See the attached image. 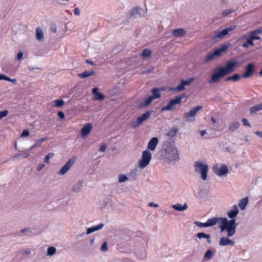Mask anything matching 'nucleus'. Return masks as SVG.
<instances>
[{
  "label": "nucleus",
  "mask_w": 262,
  "mask_h": 262,
  "mask_svg": "<svg viewBox=\"0 0 262 262\" xmlns=\"http://www.w3.org/2000/svg\"><path fill=\"white\" fill-rule=\"evenodd\" d=\"M238 212L239 210L237 206L234 205L233 209L229 210L227 213L228 217L231 220L229 221L226 217H222L221 231V232L227 231L228 237L232 236L235 233L236 228L238 224L236 223L235 217L237 215Z\"/></svg>",
  "instance_id": "nucleus-1"
},
{
  "label": "nucleus",
  "mask_w": 262,
  "mask_h": 262,
  "mask_svg": "<svg viewBox=\"0 0 262 262\" xmlns=\"http://www.w3.org/2000/svg\"><path fill=\"white\" fill-rule=\"evenodd\" d=\"M160 152V159L169 162L178 161L179 153L175 145L174 142L170 139L165 140L163 144Z\"/></svg>",
  "instance_id": "nucleus-2"
},
{
  "label": "nucleus",
  "mask_w": 262,
  "mask_h": 262,
  "mask_svg": "<svg viewBox=\"0 0 262 262\" xmlns=\"http://www.w3.org/2000/svg\"><path fill=\"white\" fill-rule=\"evenodd\" d=\"M227 75L223 69V66L217 67L212 73L208 82L210 84L218 82L221 78H224Z\"/></svg>",
  "instance_id": "nucleus-3"
},
{
  "label": "nucleus",
  "mask_w": 262,
  "mask_h": 262,
  "mask_svg": "<svg viewBox=\"0 0 262 262\" xmlns=\"http://www.w3.org/2000/svg\"><path fill=\"white\" fill-rule=\"evenodd\" d=\"M195 171L197 173L201 174V178L203 180H206L207 178V173L208 171V166L207 165L204 164L202 162L196 161L194 164Z\"/></svg>",
  "instance_id": "nucleus-4"
},
{
  "label": "nucleus",
  "mask_w": 262,
  "mask_h": 262,
  "mask_svg": "<svg viewBox=\"0 0 262 262\" xmlns=\"http://www.w3.org/2000/svg\"><path fill=\"white\" fill-rule=\"evenodd\" d=\"M151 159L150 152L146 149L143 151L141 159L139 161V167L141 168L146 167Z\"/></svg>",
  "instance_id": "nucleus-5"
},
{
  "label": "nucleus",
  "mask_w": 262,
  "mask_h": 262,
  "mask_svg": "<svg viewBox=\"0 0 262 262\" xmlns=\"http://www.w3.org/2000/svg\"><path fill=\"white\" fill-rule=\"evenodd\" d=\"M202 108V106L197 105L192 108L189 112L185 113L184 116L186 118L187 121L189 122L194 121L196 113Z\"/></svg>",
  "instance_id": "nucleus-6"
},
{
  "label": "nucleus",
  "mask_w": 262,
  "mask_h": 262,
  "mask_svg": "<svg viewBox=\"0 0 262 262\" xmlns=\"http://www.w3.org/2000/svg\"><path fill=\"white\" fill-rule=\"evenodd\" d=\"M237 63L238 62L236 60L229 61L227 62L225 67H223V69L227 75L234 71Z\"/></svg>",
  "instance_id": "nucleus-7"
},
{
  "label": "nucleus",
  "mask_w": 262,
  "mask_h": 262,
  "mask_svg": "<svg viewBox=\"0 0 262 262\" xmlns=\"http://www.w3.org/2000/svg\"><path fill=\"white\" fill-rule=\"evenodd\" d=\"M76 158H73L68 160L67 162L62 167L60 170L58 172V174L61 176L67 172L72 166L74 164Z\"/></svg>",
  "instance_id": "nucleus-8"
},
{
  "label": "nucleus",
  "mask_w": 262,
  "mask_h": 262,
  "mask_svg": "<svg viewBox=\"0 0 262 262\" xmlns=\"http://www.w3.org/2000/svg\"><path fill=\"white\" fill-rule=\"evenodd\" d=\"M254 63L248 64L245 68V72L243 74L242 77L244 78H249L254 72Z\"/></svg>",
  "instance_id": "nucleus-9"
},
{
  "label": "nucleus",
  "mask_w": 262,
  "mask_h": 262,
  "mask_svg": "<svg viewBox=\"0 0 262 262\" xmlns=\"http://www.w3.org/2000/svg\"><path fill=\"white\" fill-rule=\"evenodd\" d=\"M165 90L166 88L163 86L154 88L150 91V92L151 93V96L154 99L160 98L161 96V93L164 91Z\"/></svg>",
  "instance_id": "nucleus-10"
},
{
  "label": "nucleus",
  "mask_w": 262,
  "mask_h": 262,
  "mask_svg": "<svg viewBox=\"0 0 262 262\" xmlns=\"http://www.w3.org/2000/svg\"><path fill=\"white\" fill-rule=\"evenodd\" d=\"M142 8L137 6L131 9L129 12V16L130 18H137L141 16Z\"/></svg>",
  "instance_id": "nucleus-11"
},
{
  "label": "nucleus",
  "mask_w": 262,
  "mask_h": 262,
  "mask_svg": "<svg viewBox=\"0 0 262 262\" xmlns=\"http://www.w3.org/2000/svg\"><path fill=\"white\" fill-rule=\"evenodd\" d=\"M178 104H179V103H178V101L175 98L174 99H172L169 101L167 105L161 108V112L172 111L173 106Z\"/></svg>",
  "instance_id": "nucleus-12"
},
{
  "label": "nucleus",
  "mask_w": 262,
  "mask_h": 262,
  "mask_svg": "<svg viewBox=\"0 0 262 262\" xmlns=\"http://www.w3.org/2000/svg\"><path fill=\"white\" fill-rule=\"evenodd\" d=\"M222 220V217H213L211 219H208L206 222H207L208 227H211V226L216 225L217 224V223L220 222L219 227L221 228Z\"/></svg>",
  "instance_id": "nucleus-13"
},
{
  "label": "nucleus",
  "mask_w": 262,
  "mask_h": 262,
  "mask_svg": "<svg viewBox=\"0 0 262 262\" xmlns=\"http://www.w3.org/2000/svg\"><path fill=\"white\" fill-rule=\"evenodd\" d=\"M234 244L235 243L233 241L225 236L221 237L219 241V245L221 246H233Z\"/></svg>",
  "instance_id": "nucleus-14"
},
{
  "label": "nucleus",
  "mask_w": 262,
  "mask_h": 262,
  "mask_svg": "<svg viewBox=\"0 0 262 262\" xmlns=\"http://www.w3.org/2000/svg\"><path fill=\"white\" fill-rule=\"evenodd\" d=\"M219 52L217 51L215 49H214L213 52H209L207 55L206 58L204 59V62H208L211 61L215 59L216 57L220 56L219 55Z\"/></svg>",
  "instance_id": "nucleus-15"
},
{
  "label": "nucleus",
  "mask_w": 262,
  "mask_h": 262,
  "mask_svg": "<svg viewBox=\"0 0 262 262\" xmlns=\"http://www.w3.org/2000/svg\"><path fill=\"white\" fill-rule=\"evenodd\" d=\"M92 128L91 123H88L85 124L81 129V136L82 137L86 136L91 132Z\"/></svg>",
  "instance_id": "nucleus-16"
},
{
  "label": "nucleus",
  "mask_w": 262,
  "mask_h": 262,
  "mask_svg": "<svg viewBox=\"0 0 262 262\" xmlns=\"http://www.w3.org/2000/svg\"><path fill=\"white\" fill-rule=\"evenodd\" d=\"M159 139L157 137L152 138L149 141L147 148L150 150H154L158 143Z\"/></svg>",
  "instance_id": "nucleus-17"
},
{
  "label": "nucleus",
  "mask_w": 262,
  "mask_h": 262,
  "mask_svg": "<svg viewBox=\"0 0 262 262\" xmlns=\"http://www.w3.org/2000/svg\"><path fill=\"white\" fill-rule=\"evenodd\" d=\"M229 172L228 168L226 165H222L216 171L215 173L219 176L226 175Z\"/></svg>",
  "instance_id": "nucleus-18"
},
{
  "label": "nucleus",
  "mask_w": 262,
  "mask_h": 262,
  "mask_svg": "<svg viewBox=\"0 0 262 262\" xmlns=\"http://www.w3.org/2000/svg\"><path fill=\"white\" fill-rule=\"evenodd\" d=\"M83 184V181L82 180H79L77 182L76 184H74L72 189V191L75 193L80 192L82 189Z\"/></svg>",
  "instance_id": "nucleus-19"
},
{
  "label": "nucleus",
  "mask_w": 262,
  "mask_h": 262,
  "mask_svg": "<svg viewBox=\"0 0 262 262\" xmlns=\"http://www.w3.org/2000/svg\"><path fill=\"white\" fill-rule=\"evenodd\" d=\"M104 224L101 223L97 226H93L90 228H88L86 230V234H90L96 231L99 230L101 229L104 227Z\"/></svg>",
  "instance_id": "nucleus-20"
},
{
  "label": "nucleus",
  "mask_w": 262,
  "mask_h": 262,
  "mask_svg": "<svg viewBox=\"0 0 262 262\" xmlns=\"http://www.w3.org/2000/svg\"><path fill=\"white\" fill-rule=\"evenodd\" d=\"M172 208L175 209L176 210L182 211L186 210L188 208V205L186 203H185L184 205H181L179 203H177L174 205H172Z\"/></svg>",
  "instance_id": "nucleus-21"
},
{
  "label": "nucleus",
  "mask_w": 262,
  "mask_h": 262,
  "mask_svg": "<svg viewBox=\"0 0 262 262\" xmlns=\"http://www.w3.org/2000/svg\"><path fill=\"white\" fill-rule=\"evenodd\" d=\"M96 74V72L93 71H85L82 73L78 74V76L81 78H85L89 76H91L94 75Z\"/></svg>",
  "instance_id": "nucleus-22"
},
{
  "label": "nucleus",
  "mask_w": 262,
  "mask_h": 262,
  "mask_svg": "<svg viewBox=\"0 0 262 262\" xmlns=\"http://www.w3.org/2000/svg\"><path fill=\"white\" fill-rule=\"evenodd\" d=\"M186 34V32L183 29H174L172 31V34L176 37L184 36Z\"/></svg>",
  "instance_id": "nucleus-23"
},
{
  "label": "nucleus",
  "mask_w": 262,
  "mask_h": 262,
  "mask_svg": "<svg viewBox=\"0 0 262 262\" xmlns=\"http://www.w3.org/2000/svg\"><path fill=\"white\" fill-rule=\"evenodd\" d=\"M145 121V119L141 116H139L137 120L132 123L131 126L133 128H135L139 126Z\"/></svg>",
  "instance_id": "nucleus-24"
},
{
  "label": "nucleus",
  "mask_w": 262,
  "mask_h": 262,
  "mask_svg": "<svg viewBox=\"0 0 262 262\" xmlns=\"http://www.w3.org/2000/svg\"><path fill=\"white\" fill-rule=\"evenodd\" d=\"M155 100L154 98L151 96H149L144 101V102L141 103L140 104V106L142 108H144L148 105H149L152 101Z\"/></svg>",
  "instance_id": "nucleus-25"
},
{
  "label": "nucleus",
  "mask_w": 262,
  "mask_h": 262,
  "mask_svg": "<svg viewBox=\"0 0 262 262\" xmlns=\"http://www.w3.org/2000/svg\"><path fill=\"white\" fill-rule=\"evenodd\" d=\"M248 197H245L242 199H241L238 203V206L241 209V210H244L248 204Z\"/></svg>",
  "instance_id": "nucleus-26"
},
{
  "label": "nucleus",
  "mask_w": 262,
  "mask_h": 262,
  "mask_svg": "<svg viewBox=\"0 0 262 262\" xmlns=\"http://www.w3.org/2000/svg\"><path fill=\"white\" fill-rule=\"evenodd\" d=\"M230 45H231V44L230 43H229L228 44H223V45H221L220 48H216V49H215V50L219 52V54L220 56H221L222 53L223 52L226 51V50L228 49V48L229 47V46Z\"/></svg>",
  "instance_id": "nucleus-27"
},
{
  "label": "nucleus",
  "mask_w": 262,
  "mask_h": 262,
  "mask_svg": "<svg viewBox=\"0 0 262 262\" xmlns=\"http://www.w3.org/2000/svg\"><path fill=\"white\" fill-rule=\"evenodd\" d=\"M260 110H262V103L251 107L250 111L251 114L254 115Z\"/></svg>",
  "instance_id": "nucleus-28"
},
{
  "label": "nucleus",
  "mask_w": 262,
  "mask_h": 262,
  "mask_svg": "<svg viewBox=\"0 0 262 262\" xmlns=\"http://www.w3.org/2000/svg\"><path fill=\"white\" fill-rule=\"evenodd\" d=\"M227 35L226 32L225 31L224 29H223L221 31H215L214 33V38H222L225 36Z\"/></svg>",
  "instance_id": "nucleus-29"
},
{
  "label": "nucleus",
  "mask_w": 262,
  "mask_h": 262,
  "mask_svg": "<svg viewBox=\"0 0 262 262\" xmlns=\"http://www.w3.org/2000/svg\"><path fill=\"white\" fill-rule=\"evenodd\" d=\"M215 251L213 252L212 250L208 249L205 252L204 256V260L210 259L213 256Z\"/></svg>",
  "instance_id": "nucleus-30"
},
{
  "label": "nucleus",
  "mask_w": 262,
  "mask_h": 262,
  "mask_svg": "<svg viewBox=\"0 0 262 262\" xmlns=\"http://www.w3.org/2000/svg\"><path fill=\"white\" fill-rule=\"evenodd\" d=\"M243 37L244 39H247V41H245L242 45L243 48H248L249 46L254 45V42L252 41L249 37L247 38L246 35H245Z\"/></svg>",
  "instance_id": "nucleus-31"
},
{
  "label": "nucleus",
  "mask_w": 262,
  "mask_h": 262,
  "mask_svg": "<svg viewBox=\"0 0 262 262\" xmlns=\"http://www.w3.org/2000/svg\"><path fill=\"white\" fill-rule=\"evenodd\" d=\"M36 37L39 41H42L43 39V33L42 30L37 28L36 31Z\"/></svg>",
  "instance_id": "nucleus-32"
},
{
  "label": "nucleus",
  "mask_w": 262,
  "mask_h": 262,
  "mask_svg": "<svg viewBox=\"0 0 262 262\" xmlns=\"http://www.w3.org/2000/svg\"><path fill=\"white\" fill-rule=\"evenodd\" d=\"M1 76V80H5L8 81L12 82V83L15 84L17 82V80L16 79H11L10 77L5 75L3 74H0Z\"/></svg>",
  "instance_id": "nucleus-33"
},
{
  "label": "nucleus",
  "mask_w": 262,
  "mask_h": 262,
  "mask_svg": "<svg viewBox=\"0 0 262 262\" xmlns=\"http://www.w3.org/2000/svg\"><path fill=\"white\" fill-rule=\"evenodd\" d=\"M56 249L55 247L53 246H50L48 248L47 251V256H52L54 254H55L56 252Z\"/></svg>",
  "instance_id": "nucleus-34"
},
{
  "label": "nucleus",
  "mask_w": 262,
  "mask_h": 262,
  "mask_svg": "<svg viewBox=\"0 0 262 262\" xmlns=\"http://www.w3.org/2000/svg\"><path fill=\"white\" fill-rule=\"evenodd\" d=\"M239 126V123L238 122L235 121L230 124L229 128L230 131L234 132L237 129Z\"/></svg>",
  "instance_id": "nucleus-35"
},
{
  "label": "nucleus",
  "mask_w": 262,
  "mask_h": 262,
  "mask_svg": "<svg viewBox=\"0 0 262 262\" xmlns=\"http://www.w3.org/2000/svg\"><path fill=\"white\" fill-rule=\"evenodd\" d=\"M30 156V153H28L27 150H24L20 153H17L15 155L14 157L18 158L21 156H23L24 158H26Z\"/></svg>",
  "instance_id": "nucleus-36"
},
{
  "label": "nucleus",
  "mask_w": 262,
  "mask_h": 262,
  "mask_svg": "<svg viewBox=\"0 0 262 262\" xmlns=\"http://www.w3.org/2000/svg\"><path fill=\"white\" fill-rule=\"evenodd\" d=\"M151 51L148 49H145L143 50L141 55L143 58H147L151 54Z\"/></svg>",
  "instance_id": "nucleus-37"
},
{
  "label": "nucleus",
  "mask_w": 262,
  "mask_h": 262,
  "mask_svg": "<svg viewBox=\"0 0 262 262\" xmlns=\"http://www.w3.org/2000/svg\"><path fill=\"white\" fill-rule=\"evenodd\" d=\"M54 106L56 107H62L64 103V101L62 99H57L54 101Z\"/></svg>",
  "instance_id": "nucleus-38"
},
{
  "label": "nucleus",
  "mask_w": 262,
  "mask_h": 262,
  "mask_svg": "<svg viewBox=\"0 0 262 262\" xmlns=\"http://www.w3.org/2000/svg\"><path fill=\"white\" fill-rule=\"evenodd\" d=\"M194 80L193 78H191L187 80H181L182 84L185 87V86L190 85Z\"/></svg>",
  "instance_id": "nucleus-39"
},
{
  "label": "nucleus",
  "mask_w": 262,
  "mask_h": 262,
  "mask_svg": "<svg viewBox=\"0 0 262 262\" xmlns=\"http://www.w3.org/2000/svg\"><path fill=\"white\" fill-rule=\"evenodd\" d=\"M194 80L193 78H191L187 80H181L182 84L185 87V86L190 85Z\"/></svg>",
  "instance_id": "nucleus-40"
},
{
  "label": "nucleus",
  "mask_w": 262,
  "mask_h": 262,
  "mask_svg": "<svg viewBox=\"0 0 262 262\" xmlns=\"http://www.w3.org/2000/svg\"><path fill=\"white\" fill-rule=\"evenodd\" d=\"M105 95L101 93H98L94 96V98L96 100L102 101L104 100Z\"/></svg>",
  "instance_id": "nucleus-41"
},
{
  "label": "nucleus",
  "mask_w": 262,
  "mask_h": 262,
  "mask_svg": "<svg viewBox=\"0 0 262 262\" xmlns=\"http://www.w3.org/2000/svg\"><path fill=\"white\" fill-rule=\"evenodd\" d=\"M152 112V110L147 111L145 113H143L141 116L145 119V120H146L150 117Z\"/></svg>",
  "instance_id": "nucleus-42"
},
{
  "label": "nucleus",
  "mask_w": 262,
  "mask_h": 262,
  "mask_svg": "<svg viewBox=\"0 0 262 262\" xmlns=\"http://www.w3.org/2000/svg\"><path fill=\"white\" fill-rule=\"evenodd\" d=\"M257 34H253V32L251 31L249 33V37L251 38L252 41L253 42L255 40H260L261 38L259 36H257Z\"/></svg>",
  "instance_id": "nucleus-43"
},
{
  "label": "nucleus",
  "mask_w": 262,
  "mask_h": 262,
  "mask_svg": "<svg viewBox=\"0 0 262 262\" xmlns=\"http://www.w3.org/2000/svg\"><path fill=\"white\" fill-rule=\"evenodd\" d=\"M178 129L176 128H173L171 130H170L168 133H167V136L168 137H173L174 136H176V134H177V132H178Z\"/></svg>",
  "instance_id": "nucleus-44"
},
{
  "label": "nucleus",
  "mask_w": 262,
  "mask_h": 262,
  "mask_svg": "<svg viewBox=\"0 0 262 262\" xmlns=\"http://www.w3.org/2000/svg\"><path fill=\"white\" fill-rule=\"evenodd\" d=\"M194 224L197 226L198 227H208L207 222L205 223H201L198 221H195L194 222Z\"/></svg>",
  "instance_id": "nucleus-45"
},
{
  "label": "nucleus",
  "mask_w": 262,
  "mask_h": 262,
  "mask_svg": "<svg viewBox=\"0 0 262 262\" xmlns=\"http://www.w3.org/2000/svg\"><path fill=\"white\" fill-rule=\"evenodd\" d=\"M127 180H128V178L125 174H121L119 176V182H121V183L124 182H125L126 181H127Z\"/></svg>",
  "instance_id": "nucleus-46"
},
{
  "label": "nucleus",
  "mask_w": 262,
  "mask_h": 262,
  "mask_svg": "<svg viewBox=\"0 0 262 262\" xmlns=\"http://www.w3.org/2000/svg\"><path fill=\"white\" fill-rule=\"evenodd\" d=\"M54 154L52 152L49 153L46 156L45 158H44V162L49 163V160L52 158L54 156Z\"/></svg>",
  "instance_id": "nucleus-47"
},
{
  "label": "nucleus",
  "mask_w": 262,
  "mask_h": 262,
  "mask_svg": "<svg viewBox=\"0 0 262 262\" xmlns=\"http://www.w3.org/2000/svg\"><path fill=\"white\" fill-rule=\"evenodd\" d=\"M175 89L176 90L177 92H182L185 90V88L182 84V82L180 81V83L177 87L175 88Z\"/></svg>",
  "instance_id": "nucleus-48"
},
{
  "label": "nucleus",
  "mask_w": 262,
  "mask_h": 262,
  "mask_svg": "<svg viewBox=\"0 0 262 262\" xmlns=\"http://www.w3.org/2000/svg\"><path fill=\"white\" fill-rule=\"evenodd\" d=\"M186 97V94L185 93L181 94L175 97L176 100L178 101V103H181V100L183 98Z\"/></svg>",
  "instance_id": "nucleus-49"
},
{
  "label": "nucleus",
  "mask_w": 262,
  "mask_h": 262,
  "mask_svg": "<svg viewBox=\"0 0 262 262\" xmlns=\"http://www.w3.org/2000/svg\"><path fill=\"white\" fill-rule=\"evenodd\" d=\"M235 28H236V26L233 25V26H231L229 27L226 28L224 29L227 35V34H228V33L229 32L232 31Z\"/></svg>",
  "instance_id": "nucleus-50"
},
{
  "label": "nucleus",
  "mask_w": 262,
  "mask_h": 262,
  "mask_svg": "<svg viewBox=\"0 0 262 262\" xmlns=\"http://www.w3.org/2000/svg\"><path fill=\"white\" fill-rule=\"evenodd\" d=\"M231 77H232V81H237L241 77V76L237 73H235V74H233L232 76H231Z\"/></svg>",
  "instance_id": "nucleus-51"
},
{
  "label": "nucleus",
  "mask_w": 262,
  "mask_h": 262,
  "mask_svg": "<svg viewBox=\"0 0 262 262\" xmlns=\"http://www.w3.org/2000/svg\"><path fill=\"white\" fill-rule=\"evenodd\" d=\"M30 135V132L28 129H24L20 135V137L22 138H25L28 137Z\"/></svg>",
  "instance_id": "nucleus-52"
},
{
  "label": "nucleus",
  "mask_w": 262,
  "mask_h": 262,
  "mask_svg": "<svg viewBox=\"0 0 262 262\" xmlns=\"http://www.w3.org/2000/svg\"><path fill=\"white\" fill-rule=\"evenodd\" d=\"M8 114V111L7 110H4L0 112V120L3 118L7 116Z\"/></svg>",
  "instance_id": "nucleus-53"
},
{
  "label": "nucleus",
  "mask_w": 262,
  "mask_h": 262,
  "mask_svg": "<svg viewBox=\"0 0 262 262\" xmlns=\"http://www.w3.org/2000/svg\"><path fill=\"white\" fill-rule=\"evenodd\" d=\"M102 251H106L107 250V242H104L101 246L100 248Z\"/></svg>",
  "instance_id": "nucleus-54"
},
{
  "label": "nucleus",
  "mask_w": 262,
  "mask_h": 262,
  "mask_svg": "<svg viewBox=\"0 0 262 262\" xmlns=\"http://www.w3.org/2000/svg\"><path fill=\"white\" fill-rule=\"evenodd\" d=\"M243 125L246 126L251 127V125L248 122V120L246 118H243L242 120Z\"/></svg>",
  "instance_id": "nucleus-55"
},
{
  "label": "nucleus",
  "mask_w": 262,
  "mask_h": 262,
  "mask_svg": "<svg viewBox=\"0 0 262 262\" xmlns=\"http://www.w3.org/2000/svg\"><path fill=\"white\" fill-rule=\"evenodd\" d=\"M205 234L206 233L204 232H199L195 235V236H196L198 238L201 239L205 237Z\"/></svg>",
  "instance_id": "nucleus-56"
},
{
  "label": "nucleus",
  "mask_w": 262,
  "mask_h": 262,
  "mask_svg": "<svg viewBox=\"0 0 262 262\" xmlns=\"http://www.w3.org/2000/svg\"><path fill=\"white\" fill-rule=\"evenodd\" d=\"M252 32H253V34H257H257H261L262 33V27L252 31Z\"/></svg>",
  "instance_id": "nucleus-57"
},
{
  "label": "nucleus",
  "mask_w": 262,
  "mask_h": 262,
  "mask_svg": "<svg viewBox=\"0 0 262 262\" xmlns=\"http://www.w3.org/2000/svg\"><path fill=\"white\" fill-rule=\"evenodd\" d=\"M232 12V11L230 9H226V10H224V11H223L222 15L223 16H226L228 15L229 14H230Z\"/></svg>",
  "instance_id": "nucleus-58"
},
{
  "label": "nucleus",
  "mask_w": 262,
  "mask_h": 262,
  "mask_svg": "<svg viewBox=\"0 0 262 262\" xmlns=\"http://www.w3.org/2000/svg\"><path fill=\"white\" fill-rule=\"evenodd\" d=\"M24 54L21 51L19 52L17 54V57L16 59L17 60H20L23 57Z\"/></svg>",
  "instance_id": "nucleus-59"
},
{
  "label": "nucleus",
  "mask_w": 262,
  "mask_h": 262,
  "mask_svg": "<svg viewBox=\"0 0 262 262\" xmlns=\"http://www.w3.org/2000/svg\"><path fill=\"white\" fill-rule=\"evenodd\" d=\"M57 114L59 118L61 119H63L65 118V115L63 112L59 111L58 112Z\"/></svg>",
  "instance_id": "nucleus-60"
},
{
  "label": "nucleus",
  "mask_w": 262,
  "mask_h": 262,
  "mask_svg": "<svg viewBox=\"0 0 262 262\" xmlns=\"http://www.w3.org/2000/svg\"><path fill=\"white\" fill-rule=\"evenodd\" d=\"M106 148L107 145L105 144H102L99 148V151L104 152L106 150Z\"/></svg>",
  "instance_id": "nucleus-61"
},
{
  "label": "nucleus",
  "mask_w": 262,
  "mask_h": 262,
  "mask_svg": "<svg viewBox=\"0 0 262 262\" xmlns=\"http://www.w3.org/2000/svg\"><path fill=\"white\" fill-rule=\"evenodd\" d=\"M210 238H211V235L209 234L206 233L205 238H206L207 239V242L209 244H210L211 243Z\"/></svg>",
  "instance_id": "nucleus-62"
},
{
  "label": "nucleus",
  "mask_w": 262,
  "mask_h": 262,
  "mask_svg": "<svg viewBox=\"0 0 262 262\" xmlns=\"http://www.w3.org/2000/svg\"><path fill=\"white\" fill-rule=\"evenodd\" d=\"M98 90H99V89H98V88H97V87H95L92 89V93L94 95V96L99 93Z\"/></svg>",
  "instance_id": "nucleus-63"
},
{
  "label": "nucleus",
  "mask_w": 262,
  "mask_h": 262,
  "mask_svg": "<svg viewBox=\"0 0 262 262\" xmlns=\"http://www.w3.org/2000/svg\"><path fill=\"white\" fill-rule=\"evenodd\" d=\"M21 253L23 255H29L31 254V250H24L21 251Z\"/></svg>",
  "instance_id": "nucleus-64"
}]
</instances>
